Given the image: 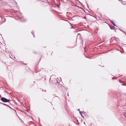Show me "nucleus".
Masks as SVG:
<instances>
[{"label": "nucleus", "mask_w": 126, "mask_h": 126, "mask_svg": "<svg viewBox=\"0 0 126 126\" xmlns=\"http://www.w3.org/2000/svg\"><path fill=\"white\" fill-rule=\"evenodd\" d=\"M1 100L3 102H8L10 100L4 97H2L1 99Z\"/></svg>", "instance_id": "nucleus-1"}, {"label": "nucleus", "mask_w": 126, "mask_h": 126, "mask_svg": "<svg viewBox=\"0 0 126 126\" xmlns=\"http://www.w3.org/2000/svg\"><path fill=\"white\" fill-rule=\"evenodd\" d=\"M111 22L113 24L114 26H116L115 24H114V23L112 21H111Z\"/></svg>", "instance_id": "nucleus-2"}, {"label": "nucleus", "mask_w": 126, "mask_h": 126, "mask_svg": "<svg viewBox=\"0 0 126 126\" xmlns=\"http://www.w3.org/2000/svg\"><path fill=\"white\" fill-rule=\"evenodd\" d=\"M31 33H32V34H33V36L34 37V33H33V32L32 31V32Z\"/></svg>", "instance_id": "nucleus-3"}, {"label": "nucleus", "mask_w": 126, "mask_h": 126, "mask_svg": "<svg viewBox=\"0 0 126 126\" xmlns=\"http://www.w3.org/2000/svg\"><path fill=\"white\" fill-rule=\"evenodd\" d=\"M124 115L126 118V112L124 114Z\"/></svg>", "instance_id": "nucleus-4"}, {"label": "nucleus", "mask_w": 126, "mask_h": 126, "mask_svg": "<svg viewBox=\"0 0 126 126\" xmlns=\"http://www.w3.org/2000/svg\"><path fill=\"white\" fill-rule=\"evenodd\" d=\"M79 113H80V114H81V113H82V112H81V111H79Z\"/></svg>", "instance_id": "nucleus-5"}, {"label": "nucleus", "mask_w": 126, "mask_h": 126, "mask_svg": "<svg viewBox=\"0 0 126 126\" xmlns=\"http://www.w3.org/2000/svg\"><path fill=\"white\" fill-rule=\"evenodd\" d=\"M86 18V17H84V18H85V19Z\"/></svg>", "instance_id": "nucleus-6"}, {"label": "nucleus", "mask_w": 126, "mask_h": 126, "mask_svg": "<svg viewBox=\"0 0 126 126\" xmlns=\"http://www.w3.org/2000/svg\"><path fill=\"white\" fill-rule=\"evenodd\" d=\"M78 110L79 111H80L79 109Z\"/></svg>", "instance_id": "nucleus-7"}, {"label": "nucleus", "mask_w": 126, "mask_h": 126, "mask_svg": "<svg viewBox=\"0 0 126 126\" xmlns=\"http://www.w3.org/2000/svg\"><path fill=\"white\" fill-rule=\"evenodd\" d=\"M67 95H68V94H67Z\"/></svg>", "instance_id": "nucleus-8"}, {"label": "nucleus", "mask_w": 126, "mask_h": 126, "mask_svg": "<svg viewBox=\"0 0 126 126\" xmlns=\"http://www.w3.org/2000/svg\"><path fill=\"white\" fill-rule=\"evenodd\" d=\"M70 24L71 25H72V24H71V23H70Z\"/></svg>", "instance_id": "nucleus-9"}, {"label": "nucleus", "mask_w": 126, "mask_h": 126, "mask_svg": "<svg viewBox=\"0 0 126 126\" xmlns=\"http://www.w3.org/2000/svg\"><path fill=\"white\" fill-rule=\"evenodd\" d=\"M84 124H85V122L84 123Z\"/></svg>", "instance_id": "nucleus-10"}]
</instances>
